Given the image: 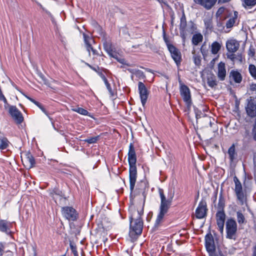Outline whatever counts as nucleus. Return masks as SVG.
Instances as JSON below:
<instances>
[{
    "mask_svg": "<svg viewBox=\"0 0 256 256\" xmlns=\"http://www.w3.org/2000/svg\"><path fill=\"white\" fill-rule=\"evenodd\" d=\"M98 139V136L92 137L84 140V142L88 144H94L96 142Z\"/></svg>",
    "mask_w": 256,
    "mask_h": 256,
    "instance_id": "38",
    "label": "nucleus"
},
{
    "mask_svg": "<svg viewBox=\"0 0 256 256\" xmlns=\"http://www.w3.org/2000/svg\"><path fill=\"white\" fill-rule=\"evenodd\" d=\"M180 36L182 39V41L184 42H185L186 37V29H180Z\"/></svg>",
    "mask_w": 256,
    "mask_h": 256,
    "instance_id": "41",
    "label": "nucleus"
},
{
    "mask_svg": "<svg viewBox=\"0 0 256 256\" xmlns=\"http://www.w3.org/2000/svg\"><path fill=\"white\" fill-rule=\"evenodd\" d=\"M170 53L172 58L176 62L178 67H179L182 60L180 52L174 46H170L168 50Z\"/></svg>",
    "mask_w": 256,
    "mask_h": 256,
    "instance_id": "13",
    "label": "nucleus"
},
{
    "mask_svg": "<svg viewBox=\"0 0 256 256\" xmlns=\"http://www.w3.org/2000/svg\"><path fill=\"white\" fill-rule=\"evenodd\" d=\"M26 97L29 100L30 102H33L34 104H35V102H36V100H35L34 99L31 98L30 97V96H26Z\"/></svg>",
    "mask_w": 256,
    "mask_h": 256,
    "instance_id": "56",
    "label": "nucleus"
},
{
    "mask_svg": "<svg viewBox=\"0 0 256 256\" xmlns=\"http://www.w3.org/2000/svg\"><path fill=\"white\" fill-rule=\"evenodd\" d=\"M216 74L219 80L224 81L226 76V69L225 63L220 62L218 64Z\"/></svg>",
    "mask_w": 256,
    "mask_h": 256,
    "instance_id": "15",
    "label": "nucleus"
},
{
    "mask_svg": "<svg viewBox=\"0 0 256 256\" xmlns=\"http://www.w3.org/2000/svg\"><path fill=\"white\" fill-rule=\"evenodd\" d=\"M4 245L2 242H0V256H2L4 252Z\"/></svg>",
    "mask_w": 256,
    "mask_h": 256,
    "instance_id": "52",
    "label": "nucleus"
},
{
    "mask_svg": "<svg viewBox=\"0 0 256 256\" xmlns=\"http://www.w3.org/2000/svg\"><path fill=\"white\" fill-rule=\"evenodd\" d=\"M43 106H42V104L41 106H40L39 107V108H40V109H41V108H42V107H43Z\"/></svg>",
    "mask_w": 256,
    "mask_h": 256,
    "instance_id": "62",
    "label": "nucleus"
},
{
    "mask_svg": "<svg viewBox=\"0 0 256 256\" xmlns=\"http://www.w3.org/2000/svg\"><path fill=\"white\" fill-rule=\"evenodd\" d=\"M128 156L129 166H136V156L132 143H130L129 146Z\"/></svg>",
    "mask_w": 256,
    "mask_h": 256,
    "instance_id": "17",
    "label": "nucleus"
},
{
    "mask_svg": "<svg viewBox=\"0 0 256 256\" xmlns=\"http://www.w3.org/2000/svg\"><path fill=\"white\" fill-rule=\"evenodd\" d=\"M163 38H164V40L165 43L166 44V45L168 47V50L170 49V46H174L173 44H172L170 43V42L168 38L166 36L165 34H164Z\"/></svg>",
    "mask_w": 256,
    "mask_h": 256,
    "instance_id": "44",
    "label": "nucleus"
},
{
    "mask_svg": "<svg viewBox=\"0 0 256 256\" xmlns=\"http://www.w3.org/2000/svg\"><path fill=\"white\" fill-rule=\"evenodd\" d=\"M238 12H234V16L232 18H230L226 23V26L227 28H230L233 26L234 24L236 23L238 18Z\"/></svg>",
    "mask_w": 256,
    "mask_h": 256,
    "instance_id": "29",
    "label": "nucleus"
},
{
    "mask_svg": "<svg viewBox=\"0 0 256 256\" xmlns=\"http://www.w3.org/2000/svg\"><path fill=\"white\" fill-rule=\"evenodd\" d=\"M70 248L72 252L73 253L74 256H78V254L76 250V246L70 243Z\"/></svg>",
    "mask_w": 256,
    "mask_h": 256,
    "instance_id": "40",
    "label": "nucleus"
},
{
    "mask_svg": "<svg viewBox=\"0 0 256 256\" xmlns=\"http://www.w3.org/2000/svg\"><path fill=\"white\" fill-rule=\"evenodd\" d=\"M236 218L239 224L246 222L244 215L240 211L236 212Z\"/></svg>",
    "mask_w": 256,
    "mask_h": 256,
    "instance_id": "34",
    "label": "nucleus"
},
{
    "mask_svg": "<svg viewBox=\"0 0 256 256\" xmlns=\"http://www.w3.org/2000/svg\"><path fill=\"white\" fill-rule=\"evenodd\" d=\"M87 65L92 70H94L96 71V72H98L97 71V70H96V68H94L93 66H90V64H87Z\"/></svg>",
    "mask_w": 256,
    "mask_h": 256,
    "instance_id": "58",
    "label": "nucleus"
},
{
    "mask_svg": "<svg viewBox=\"0 0 256 256\" xmlns=\"http://www.w3.org/2000/svg\"><path fill=\"white\" fill-rule=\"evenodd\" d=\"M234 180L235 184L234 191L236 194L237 198L240 200L242 201L244 198V194L242 192V184L237 177L234 176Z\"/></svg>",
    "mask_w": 256,
    "mask_h": 256,
    "instance_id": "19",
    "label": "nucleus"
},
{
    "mask_svg": "<svg viewBox=\"0 0 256 256\" xmlns=\"http://www.w3.org/2000/svg\"><path fill=\"white\" fill-rule=\"evenodd\" d=\"M84 38L86 50L88 52L89 55H90V51H92L93 55L98 56V52L92 47V44H94V40L93 38L86 34H84Z\"/></svg>",
    "mask_w": 256,
    "mask_h": 256,
    "instance_id": "12",
    "label": "nucleus"
},
{
    "mask_svg": "<svg viewBox=\"0 0 256 256\" xmlns=\"http://www.w3.org/2000/svg\"><path fill=\"white\" fill-rule=\"evenodd\" d=\"M180 92L188 109H190L192 104V100L190 90L188 87L180 83Z\"/></svg>",
    "mask_w": 256,
    "mask_h": 256,
    "instance_id": "4",
    "label": "nucleus"
},
{
    "mask_svg": "<svg viewBox=\"0 0 256 256\" xmlns=\"http://www.w3.org/2000/svg\"><path fill=\"white\" fill-rule=\"evenodd\" d=\"M98 75L100 76V77L102 78V79L104 80V82L108 80L105 76V75L104 74V73L102 72H98Z\"/></svg>",
    "mask_w": 256,
    "mask_h": 256,
    "instance_id": "48",
    "label": "nucleus"
},
{
    "mask_svg": "<svg viewBox=\"0 0 256 256\" xmlns=\"http://www.w3.org/2000/svg\"><path fill=\"white\" fill-rule=\"evenodd\" d=\"M209 256H226V251L218 248V250H216Z\"/></svg>",
    "mask_w": 256,
    "mask_h": 256,
    "instance_id": "37",
    "label": "nucleus"
},
{
    "mask_svg": "<svg viewBox=\"0 0 256 256\" xmlns=\"http://www.w3.org/2000/svg\"><path fill=\"white\" fill-rule=\"evenodd\" d=\"M42 110V111L45 114H46L48 117L49 118V119L51 120H52V118L50 117L48 111L46 110V108L43 106L42 107V108L40 109Z\"/></svg>",
    "mask_w": 256,
    "mask_h": 256,
    "instance_id": "50",
    "label": "nucleus"
},
{
    "mask_svg": "<svg viewBox=\"0 0 256 256\" xmlns=\"http://www.w3.org/2000/svg\"><path fill=\"white\" fill-rule=\"evenodd\" d=\"M205 246L209 256L216 250L213 236L210 232L205 236Z\"/></svg>",
    "mask_w": 256,
    "mask_h": 256,
    "instance_id": "7",
    "label": "nucleus"
},
{
    "mask_svg": "<svg viewBox=\"0 0 256 256\" xmlns=\"http://www.w3.org/2000/svg\"><path fill=\"white\" fill-rule=\"evenodd\" d=\"M207 84L208 86L212 88H213L218 85V82L214 75L211 74L208 76Z\"/></svg>",
    "mask_w": 256,
    "mask_h": 256,
    "instance_id": "26",
    "label": "nucleus"
},
{
    "mask_svg": "<svg viewBox=\"0 0 256 256\" xmlns=\"http://www.w3.org/2000/svg\"><path fill=\"white\" fill-rule=\"evenodd\" d=\"M138 90L142 104L143 106H144L148 96L149 92L144 84L142 82H139L138 83Z\"/></svg>",
    "mask_w": 256,
    "mask_h": 256,
    "instance_id": "9",
    "label": "nucleus"
},
{
    "mask_svg": "<svg viewBox=\"0 0 256 256\" xmlns=\"http://www.w3.org/2000/svg\"><path fill=\"white\" fill-rule=\"evenodd\" d=\"M226 237L228 239L235 240L238 230L237 224L232 218L228 219L226 224Z\"/></svg>",
    "mask_w": 256,
    "mask_h": 256,
    "instance_id": "3",
    "label": "nucleus"
},
{
    "mask_svg": "<svg viewBox=\"0 0 256 256\" xmlns=\"http://www.w3.org/2000/svg\"><path fill=\"white\" fill-rule=\"evenodd\" d=\"M254 129L256 130V123H255V125L254 126Z\"/></svg>",
    "mask_w": 256,
    "mask_h": 256,
    "instance_id": "61",
    "label": "nucleus"
},
{
    "mask_svg": "<svg viewBox=\"0 0 256 256\" xmlns=\"http://www.w3.org/2000/svg\"><path fill=\"white\" fill-rule=\"evenodd\" d=\"M0 100L4 102V108L6 110H8V112H9L10 107L12 106H10L7 101V100L6 99V97L4 98V99H2Z\"/></svg>",
    "mask_w": 256,
    "mask_h": 256,
    "instance_id": "45",
    "label": "nucleus"
},
{
    "mask_svg": "<svg viewBox=\"0 0 256 256\" xmlns=\"http://www.w3.org/2000/svg\"><path fill=\"white\" fill-rule=\"evenodd\" d=\"M104 82V84L106 86V88H107L108 90V92H110V94L112 96H114V92L112 91V88L110 86V84L108 83V80H106V81Z\"/></svg>",
    "mask_w": 256,
    "mask_h": 256,
    "instance_id": "42",
    "label": "nucleus"
},
{
    "mask_svg": "<svg viewBox=\"0 0 256 256\" xmlns=\"http://www.w3.org/2000/svg\"><path fill=\"white\" fill-rule=\"evenodd\" d=\"M194 2L206 10L212 8L216 4L218 0H193Z\"/></svg>",
    "mask_w": 256,
    "mask_h": 256,
    "instance_id": "18",
    "label": "nucleus"
},
{
    "mask_svg": "<svg viewBox=\"0 0 256 256\" xmlns=\"http://www.w3.org/2000/svg\"><path fill=\"white\" fill-rule=\"evenodd\" d=\"M255 54V50L252 46H250L248 51V55L250 57L254 56Z\"/></svg>",
    "mask_w": 256,
    "mask_h": 256,
    "instance_id": "46",
    "label": "nucleus"
},
{
    "mask_svg": "<svg viewBox=\"0 0 256 256\" xmlns=\"http://www.w3.org/2000/svg\"><path fill=\"white\" fill-rule=\"evenodd\" d=\"M218 229L221 234L224 232V224L226 220V214L224 211L218 210L216 215Z\"/></svg>",
    "mask_w": 256,
    "mask_h": 256,
    "instance_id": "11",
    "label": "nucleus"
},
{
    "mask_svg": "<svg viewBox=\"0 0 256 256\" xmlns=\"http://www.w3.org/2000/svg\"><path fill=\"white\" fill-rule=\"evenodd\" d=\"M253 136L254 140H256V130L254 129L253 131Z\"/></svg>",
    "mask_w": 256,
    "mask_h": 256,
    "instance_id": "59",
    "label": "nucleus"
},
{
    "mask_svg": "<svg viewBox=\"0 0 256 256\" xmlns=\"http://www.w3.org/2000/svg\"><path fill=\"white\" fill-rule=\"evenodd\" d=\"M203 40V36L200 32L194 34L192 37V44L194 46H198Z\"/></svg>",
    "mask_w": 256,
    "mask_h": 256,
    "instance_id": "25",
    "label": "nucleus"
},
{
    "mask_svg": "<svg viewBox=\"0 0 256 256\" xmlns=\"http://www.w3.org/2000/svg\"><path fill=\"white\" fill-rule=\"evenodd\" d=\"M116 59L118 60V61L119 62H120L122 64H126L128 66H130V65L129 64L126 62L124 58L118 59V56H117Z\"/></svg>",
    "mask_w": 256,
    "mask_h": 256,
    "instance_id": "53",
    "label": "nucleus"
},
{
    "mask_svg": "<svg viewBox=\"0 0 256 256\" xmlns=\"http://www.w3.org/2000/svg\"><path fill=\"white\" fill-rule=\"evenodd\" d=\"M26 158L30 163V167L32 168L35 164V160L34 156L30 152H28L26 155Z\"/></svg>",
    "mask_w": 256,
    "mask_h": 256,
    "instance_id": "36",
    "label": "nucleus"
},
{
    "mask_svg": "<svg viewBox=\"0 0 256 256\" xmlns=\"http://www.w3.org/2000/svg\"><path fill=\"white\" fill-rule=\"evenodd\" d=\"M224 10H225L224 8V7H220V8L218 10H217V12H216V16L217 18H218V17H220V16H221L222 14L224 12Z\"/></svg>",
    "mask_w": 256,
    "mask_h": 256,
    "instance_id": "43",
    "label": "nucleus"
},
{
    "mask_svg": "<svg viewBox=\"0 0 256 256\" xmlns=\"http://www.w3.org/2000/svg\"><path fill=\"white\" fill-rule=\"evenodd\" d=\"M248 71L250 76L256 80V66L252 64L248 66Z\"/></svg>",
    "mask_w": 256,
    "mask_h": 256,
    "instance_id": "35",
    "label": "nucleus"
},
{
    "mask_svg": "<svg viewBox=\"0 0 256 256\" xmlns=\"http://www.w3.org/2000/svg\"><path fill=\"white\" fill-rule=\"evenodd\" d=\"M194 62L196 65L200 66L201 64V57L198 55H194L193 57Z\"/></svg>",
    "mask_w": 256,
    "mask_h": 256,
    "instance_id": "39",
    "label": "nucleus"
},
{
    "mask_svg": "<svg viewBox=\"0 0 256 256\" xmlns=\"http://www.w3.org/2000/svg\"><path fill=\"white\" fill-rule=\"evenodd\" d=\"M242 2L243 6L245 8H250L256 4V0H242Z\"/></svg>",
    "mask_w": 256,
    "mask_h": 256,
    "instance_id": "33",
    "label": "nucleus"
},
{
    "mask_svg": "<svg viewBox=\"0 0 256 256\" xmlns=\"http://www.w3.org/2000/svg\"><path fill=\"white\" fill-rule=\"evenodd\" d=\"M62 216L69 221H76L78 217L77 211L72 206H64L62 208Z\"/></svg>",
    "mask_w": 256,
    "mask_h": 256,
    "instance_id": "5",
    "label": "nucleus"
},
{
    "mask_svg": "<svg viewBox=\"0 0 256 256\" xmlns=\"http://www.w3.org/2000/svg\"><path fill=\"white\" fill-rule=\"evenodd\" d=\"M225 206V200L222 195V192H220L218 198V210L224 211V209Z\"/></svg>",
    "mask_w": 256,
    "mask_h": 256,
    "instance_id": "30",
    "label": "nucleus"
},
{
    "mask_svg": "<svg viewBox=\"0 0 256 256\" xmlns=\"http://www.w3.org/2000/svg\"><path fill=\"white\" fill-rule=\"evenodd\" d=\"M239 43L235 40H228L226 42V48L228 52L234 53L239 48Z\"/></svg>",
    "mask_w": 256,
    "mask_h": 256,
    "instance_id": "20",
    "label": "nucleus"
},
{
    "mask_svg": "<svg viewBox=\"0 0 256 256\" xmlns=\"http://www.w3.org/2000/svg\"><path fill=\"white\" fill-rule=\"evenodd\" d=\"M222 47V44L218 42H214L211 44V52L214 54H217Z\"/></svg>",
    "mask_w": 256,
    "mask_h": 256,
    "instance_id": "27",
    "label": "nucleus"
},
{
    "mask_svg": "<svg viewBox=\"0 0 256 256\" xmlns=\"http://www.w3.org/2000/svg\"><path fill=\"white\" fill-rule=\"evenodd\" d=\"M228 153L229 156L230 161L231 162H232L236 155V153L235 150V146L234 144H232L231 146L228 148Z\"/></svg>",
    "mask_w": 256,
    "mask_h": 256,
    "instance_id": "28",
    "label": "nucleus"
},
{
    "mask_svg": "<svg viewBox=\"0 0 256 256\" xmlns=\"http://www.w3.org/2000/svg\"><path fill=\"white\" fill-rule=\"evenodd\" d=\"M208 208L206 202L204 200H202L198 204V206L196 210V217L198 219H202L206 216Z\"/></svg>",
    "mask_w": 256,
    "mask_h": 256,
    "instance_id": "8",
    "label": "nucleus"
},
{
    "mask_svg": "<svg viewBox=\"0 0 256 256\" xmlns=\"http://www.w3.org/2000/svg\"><path fill=\"white\" fill-rule=\"evenodd\" d=\"M42 110V111L45 114H46L48 117L49 118V119L51 120H52V118L50 117L48 111L46 110V108L43 106L42 107V108L40 109Z\"/></svg>",
    "mask_w": 256,
    "mask_h": 256,
    "instance_id": "49",
    "label": "nucleus"
},
{
    "mask_svg": "<svg viewBox=\"0 0 256 256\" xmlns=\"http://www.w3.org/2000/svg\"><path fill=\"white\" fill-rule=\"evenodd\" d=\"M104 50L110 56L114 58H116L118 54L112 47V44L110 42L106 40L103 44Z\"/></svg>",
    "mask_w": 256,
    "mask_h": 256,
    "instance_id": "21",
    "label": "nucleus"
},
{
    "mask_svg": "<svg viewBox=\"0 0 256 256\" xmlns=\"http://www.w3.org/2000/svg\"><path fill=\"white\" fill-rule=\"evenodd\" d=\"M129 177L130 190L131 192H132L134 189L137 178V169L136 166H130Z\"/></svg>",
    "mask_w": 256,
    "mask_h": 256,
    "instance_id": "14",
    "label": "nucleus"
},
{
    "mask_svg": "<svg viewBox=\"0 0 256 256\" xmlns=\"http://www.w3.org/2000/svg\"><path fill=\"white\" fill-rule=\"evenodd\" d=\"M200 50L202 55L204 56L206 54V50L204 49V45L201 46Z\"/></svg>",
    "mask_w": 256,
    "mask_h": 256,
    "instance_id": "55",
    "label": "nucleus"
},
{
    "mask_svg": "<svg viewBox=\"0 0 256 256\" xmlns=\"http://www.w3.org/2000/svg\"><path fill=\"white\" fill-rule=\"evenodd\" d=\"M73 111L76 112L83 116H88L92 117L90 114L86 110L80 107H76L72 109Z\"/></svg>",
    "mask_w": 256,
    "mask_h": 256,
    "instance_id": "32",
    "label": "nucleus"
},
{
    "mask_svg": "<svg viewBox=\"0 0 256 256\" xmlns=\"http://www.w3.org/2000/svg\"><path fill=\"white\" fill-rule=\"evenodd\" d=\"M9 142L4 134L0 132V150H5L8 146Z\"/></svg>",
    "mask_w": 256,
    "mask_h": 256,
    "instance_id": "24",
    "label": "nucleus"
},
{
    "mask_svg": "<svg viewBox=\"0 0 256 256\" xmlns=\"http://www.w3.org/2000/svg\"><path fill=\"white\" fill-rule=\"evenodd\" d=\"M144 204L140 209L136 208L134 206H132L130 209V236L132 238L140 235L142 232L144 223L142 216L144 214Z\"/></svg>",
    "mask_w": 256,
    "mask_h": 256,
    "instance_id": "1",
    "label": "nucleus"
},
{
    "mask_svg": "<svg viewBox=\"0 0 256 256\" xmlns=\"http://www.w3.org/2000/svg\"><path fill=\"white\" fill-rule=\"evenodd\" d=\"M246 110L247 114L251 117L256 116V98L250 96L246 100Z\"/></svg>",
    "mask_w": 256,
    "mask_h": 256,
    "instance_id": "6",
    "label": "nucleus"
},
{
    "mask_svg": "<svg viewBox=\"0 0 256 256\" xmlns=\"http://www.w3.org/2000/svg\"><path fill=\"white\" fill-rule=\"evenodd\" d=\"M252 256H256V244L252 247Z\"/></svg>",
    "mask_w": 256,
    "mask_h": 256,
    "instance_id": "54",
    "label": "nucleus"
},
{
    "mask_svg": "<svg viewBox=\"0 0 256 256\" xmlns=\"http://www.w3.org/2000/svg\"><path fill=\"white\" fill-rule=\"evenodd\" d=\"M158 193L160 198V212L157 216L156 224H159L162 220L164 215L168 212L174 197V192L170 190L168 194V198L166 197L164 191L162 188L158 189Z\"/></svg>",
    "mask_w": 256,
    "mask_h": 256,
    "instance_id": "2",
    "label": "nucleus"
},
{
    "mask_svg": "<svg viewBox=\"0 0 256 256\" xmlns=\"http://www.w3.org/2000/svg\"><path fill=\"white\" fill-rule=\"evenodd\" d=\"M226 56L228 58L230 59L232 61L234 62L235 60L236 56L234 53L228 52L226 54Z\"/></svg>",
    "mask_w": 256,
    "mask_h": 256,
    "instance_id": "47",
    "label": "nucleus"
},
{
    "mask_svg": "<svg viewBox=\"0 0 256 256\" xmlns=\"http://www.w3.org/2000/svg\"><path fill=\"white\" fill-rule=\"evenodd\" d=\"M230 0H218V3L224 4L230 2Z\"/></svg>",
    "mask_w": 256,
    "mask_h": 256,
    "instance_id": "57",
    "label": "nucleus"
},
{
    "mask_svg": "<svg viewBox=\"0 0 256 256\" xmlns=\"http://www.w3.org/2000/svg\"><path fill=\"white\" fill-rule=\"evenodd\" d=\"M204 21L206 30H211L213 28L212 16L208 14L204 18Z\"/></svg>",
    "mask_w": 256,
    "mask_h": 256,
    "instance_id": "23",
    "label": "nucleus"
},
{
    "mask_svg": "<svg viewBox=\"0 0 256 256\" xmlns=\"http://www.w3.org/2000/svg\"><path fill=\"white\" fill-rule=\"evenodd\" d=\"M12 224L10 222L3 220H0V231L7 234L10 232Z\"/></svg>",
    "mask_w": 256,
    "mask_h": 256,
    "instance_id": "22",
    "label": "nucleus"
},
{
    "mask_svg": "<svg viewBox=\"0 0 256 256\" xmlns=\"http://www.w3.org/2000/svg\"><path fill=\"white\" fill-rule=\"evenodd\" d=\"M250 90L256 92V84L252 83L250 85Z\"/></svg>",
    "mask_w": 256,
    "mask_h": 256,
    "instance_id": "51",
    "label": "nucleus"
},
{
    "mask_svg": "<svg viewBox=\"0 0 256 256\" xmlns=\"http://www.w3.org/2000/svg\"><path fill=\"white\" fill-rule=\"evenodd\" d=\"M35 104L38 106V107H40V106H41L42 105V104H40V102H38L36 101V102H35Z\"/></svg>",
    "mask_w": 256,
    "mask_h": 256,
    "instance_id": "60",
    "label": "nucleus"
},
{
    "mask_svg": "<svg viewBox=\"0 0 256 256\" xmlns=\"http://www.w3.org/2000/svg\"><path fill=\"white\" fill-rule=\"evenodd\" d=\"M229 80L230 84H240L242 82V74L237 70H232L229 74Z\"/></svg>",
    "mask_w": 256,
    "mask_h": 256,
    "instance_id": "16",
    "label": "nucleus"
},
{
    "mask_svg": "<svg viewBox=\"0 0 256 256\" xmlns=\"http://www.w3.org/2000/svg\"><path fill=\"white\" fill-rule=\"evenodd\" d=\"M187 26V22L186 16L184 12V10H182V16L180 18V29H186Z\"/></svg>",
    "mask_w": 256,
    "mask_h": 256,
    "instance_id": "31",
    "label": "nucleus"
},
{
    "mask_svg": "<svg viewBox=\"0 0 256 256\" xmlns=\"http://www.w3.org/2000/svg\"><path fill=\"white\" fill-rule=\"evenodd\" d=\"M8 112L16 123L20 124L24 121V117L22 112L16 106L10 107Z\"/></svg>",
    "mask_w": 256,
    "mask_h": 256,
    "instance_id": "10",
    "label": "nucleus"
}]
</instances>
